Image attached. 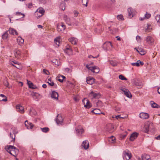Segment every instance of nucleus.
Masks as SVG:
<instances>
[{"label": "nucleus", "mask_w": 160, "mask_h": 160, "mask_svg": "<svg viewBox=\"0 0 160 160\" xmlns=\"http://www.w3.org/2000/svg\"><path fill=\"white\" fill-rule=\"evenodd\" d=\"M27 81L28 84V85L29 88L32 89H35L37 88V87L35 86H34L30 81H29L28 80Z\"/></svg>", "instance_id": "bb28decb"}, {"label": "nucleus", "mask_w": 160, "mask_h": 160, "mask_svg": "<svg viewBox=\"0 0 160 160\" xmlns=\"http://www.w3.org/2000/svg\"><path fill=\"white\" fill-rule=\"evenodd\" d=\"M48 84L50 85V86H54V87L55 88H57V85H54V82H48Z\"/></svg>", "instance_id": "37998d69"}, {"label": "nucleus", "mask_w": 160, "mask_h": 160, "mask_svg": "<svg viewBox=\"0 0 160 160\" xmlns=\"http://www.w3.org/2000/svg\"><path fill=\"white\" fill-rule=\"evenodd\" d=\"M138 62H139V64H140L142 66L144 64V63L142 62H141L140 60H138L137 61Z\"/></svg>", "instance_id": "680f3d73"}, {"label": "nucleus", "mask_w": 160, "mask_h": 160, "mask_svg": "<svg viewBox=\"0 0 160 160\" xmlns=\"http://www.w3.org/2000/svg\"><path fill=\"white\" fill-rule=\"evenodd\" d=\"M155 19L158 22H159L160 20V15H157L155 17Z\"/></svg>", "instance_id": "a18cd8bd"}, {"label": "nucleus", "mask_w": 160, "mask_h": 160, "mask_svg": "<svg viewBox=\"0 0 160 160\" xmlns=\"http://www.w3.org/2000/svg\"><path fill=\"white\" fill-rule=\"evenodd\" d=\"M65 28L66 26L63 23H61L57 26V30L59 32L63 31Z\"/></svg>", "instance_id": "6e6552de"}, {"label": "nucleus", "mask_w": 160, "mask_h": 160, "mask_svg": "<svg viewBox=\"0 0 160 160\" xmlns=\"http://www.w3.org/2000/svg\"><path fill=\"white\" fill-rule=\"evenodd\" d=\"M8 31H6L2 35V38L3 39H6L8 36Z\"/></svg>", "instance_id": "f704fd0d"}, {"label": "nucleus", "mask_w": 160, "mask_h": 160, "mask_svg": "<svg viewBox=\"0 0 160 160\" xmlns=\"http://www.w3.org/2000/svg\"><path fill=\"white\" fill-rule=\"evenodd\" d=\"M5 149L8 152L14 157L17 156L19 152V150L13 146L7 145Z\"/></svg>", "instance_id": "f257e3e1"}, {"label": "nucleus", "mask_w": 160, "mask_h": 160, "mask_svg": "<svg viewBox=\"0 0 160 160\" xmlns=\"http://www.w3.org/2000/svg\"><path fill=\"white\" fill-rule=\"evenodd\" d=\"M128 11V16L130 18L133 17V16L136 14V11L135 10L131 8H129Z\"/></svg>", "instance_id": "9d476101"}, {"label": "nucleus", "mask_w": 160, "mask_h": 160, "mask_svg": "<svg viewBox=\"0 0 160 160\" xmlns=\"http://www.w3.org/2000/svg\"><path fill=\"white\" fill-rule=\"evenodd\" d=\"M151 14L149 13H148L147 12H146V13L145 15L144 18H140V20L141 21H142L144 20V19H148L149 18L151 17Z\"/></svg>", "instance_id": "393cba45"}, {"label": "nucleus", "mask_w": 160, "mask_h": 160, "mask_svg": "<svg viewBox=\"0 0 160 160\" xmlns=\"http://www.w3.org/2000/svg\"><path fill=\"white\" fill-rule=\"evenodd\" d=\"M109 141L112 143H114L115 142V138L114 137L112 136L109 138Z\"/></svg>", "instance_id": "58836bf2"}, {"label": "nucleus", "mask_w": 160, "mask_h": 160, "mask_svg": "<svg viewBox=\"0 0 160 160\" xmlns=\"http://www.w3.org/2000/svg\"><path fill=\"white\" fill-rule=\"evenodd\" d=\"M8 31L9 33L11 34L16 35H18V33L17 31L13 28H10L8 30Z\"/></svg>", "instance_id": "f3484780"}, {"label": "nucleus", "mask_w": 160, "mask_h": 160, "mask_svg": "<svg viewBox=\"0 0 160 160\" xmlns=\"http://www.w3.org/2000/svg\"><path fill=\"white\" fill-rule=\"evenodd\" d=\"M140 118L142 119H148L149 117L148 114L145 112H141L139 115Z\"/></svg>", "instance_id": "9b49d317"}, {"label": "nucleus", "mask_w": 160, "mask_h": 160, "mask_svg": "<svg viewBox=\"0 0 160 160\" xmlns=\"http://www.w3.org/2000/svg\"><path fill=\"white\" fill-rule=\"evenodd\" d=\"M59 8L62 10H64L65 8V4L64 3H62L60 4Z\"/></svg>", "instance_id": "a19ab883"}, {"label": "nucleus", "mask_w": 160, "mask_h": 160, "mask_svg": "<svg viewBox=\"0 0 160 160\" xmlns=\"http://www.w3.org/2000/svg\"><path fill=\"white\" fill-rule=\"evenodd\" d=\"M16 15L17 16L22 15L23 16L22 18H23L25 16V15L20 12H16Z\"/></svg>", "instance_id": "09e8293b"}, {"label": "nucleus", "mask_w": 160, "mask_h": 160, "mask_svg": "<svg viewBox=\"0 0 160 160\" xmlns=\"http://www.w3.org/2000/svg\"><path fill=\"white\" fill-rule=\"evenodd\" d=\"M86 67L93 72L94 69V66L92 67L90 66V65H86Z\"/></svg>", "instance_id": "ea45409f"}, {"label": "nucleus", "mask_w": 160, "mask_h": 160, "mask_svg": "<svg viewBox=\"0 0 160 160\" xmlns=\"http://www.w3.org/2000/svg\"><path fill=\"white\" fill-rule=\"evenodd\" d=\"M110 64L113 66H116L117 65L118 62L115 60H112L110 61Z\"/></svg>", "instance_id": "2f4dec72"}, {"label": "nucleus", "mask_w": 160, "mask_h": 160, "mask_svg": "<svg viewBox=\"0 0 160 160\" xmlns=\"http://www.w3.org/2000/svg\"><path fill=\"white\" fill-rule=\"evenodd\" d=\"M94 79L93 78L88 77L87 78V82L89 84H92L94 82Z\"/></svg>", "instance_id": "412c9836"}, {"label": "nucleus", "mask_w": 160, "mask_h": 160, "mask_svg": "<svg viewBox=\"0 0 160 160\" xmlns=\"http://www.w3.org/2000/svg\"><path fill=\"white\" fill-rule=\"evenodd\" d=\"M18 133L17 132L14 131L13 129L12 130V132H10V138H11L12 140L11 142H14L15 140V135Z\"/></svg>", "instance_id": "f8f14e48"}, {"label": "nucleus", "mask_w": 160, "mask_h": 160, "mask_svg": "<svg viewBox=\"0 0 160 160\" xmlns=\"http://www.w3.org/2000/svg\"><path fill=\"white\" fill-rule=\"evenodd\" d=\"M131 65L133 66H136L137 67H139L140 66V64L138 62H136L132 63H131Z\"/></svg>", "instance_id": "49530a36"}, {"label": "nucleus", "mask_w": 160, "mask_h": 160, "mask_svg": "<svg viewBox=\"0 0 160 160\" xmlns=\"http://www.w3.org/2000/svg\"><path fill=\"white\" fill-rule=\"evenodd\" d=\"M51 98L56 100H58V92L53 91L52 92Z\"/></svg>", "instance_id": "2eb2a0df"}, {"label": "nucleus", "mask_w": 160, "mask_h": 160, "mask_svg": "<svg viewBox=\"0 0 160 160\" xmlns=\"http://www.w3.org/2000/svg\"><path fill=\"white\" fill-rule=\"evenodd\" d=\"M150 124H145L144 128V130L145 131V132L148 133V132L149 130V127L150 126Z\"/></svg>", "instance_id": "cd10ccee"}, {"label": "nucleus", "mask_w": 160, "mask_h": 160, "mask_svg": "<svg viewBox=\"0 0 160 160\" xmlns=\"http://www.w3.org/2000/svg\"><path fill=\"white\" fill-rule=\"evenodd\" d=\"M16 108L18 112H19L20 113H24V107L20 105H18L16 106Z\"/></svg>", "instance_id": "4468645a"}, {"label": "nucleus", "mask_w": 160, "mask_h": 160, "mask_svg": "<svg viewBox=\"0 0 160 160\" xmlns=\"http://www.w3.org/2000/svg\"><path fill=\"white\" fill-rule=\"evenodd\" d=\"M123 157L124 160H129L131 157V156L129 152L125 151L123 152Z\"/></svg>", "instance_id": "0eeeda50"}, {"label": "nucleus", "mask_w": 160, "mask_h": 160, "mask_svg": "<svg viewBox=\"0 0 160 160\" xmlns=\"http://www.w3.org/2000/svg\"><path fill=\"white\" fill-rule=\"evenodd\" d=\"M69 41L71 42L72 44H76L77 41V39L74 37H72L69 39Z\"/></svg>", "instance_id": "5701e85b"}, {"label": "nucleus", "mask_w": 160, "mask_h": 160, "mask_svg": "<svg viewBox=\"0 0 160 160\" xmlns=\"http://www.w3.org/2000/svg\"><path fill=\"white\" fill-rule=\"evenodd\" d=\"M14 54L16 58L17 59H21L22 57H23L22 54L19 50H16L14 51Z\"/></svg>", "instance_id": "423d86ee"}, {"label": "nucleus", "mask_w": 160, "mask_h": 160, "mask_svg": "<svg viewBox=\"0 0 160 160\" xmlns=\"http://www.w3.org/2000/svg\"><path fill=\"white\" fill-rule=\"evenodd\" d=\"M11 64L13 66L15 67L16 68H17L18 69H20V67L19 66V65H18V66H16L14 65L12 63H11Z\"/></svg>", "instance_id": "e2e57ef3"}, {"label": "nucleus", "mask_w": 160, "mask_h": 160, "mask_svg": "<svg viewBox=\"0 0 160 160\" xmlns=\"http://www.w3.org/2000/svg\"><path fill=\"white\" fill-rule=\"evenodd\" d=\"M73 13L75 17H77L79 14V12L77 11L76 10L74 11Z\"/></svg>", "instance_id": "5fc2aeb1"}, {"label": "nucleus", "mask_w": 160, "mask_h": 160, "mask_svg": "<svg viewBox=\"0 0 160 160\" xmlns=\"http://www.w3.org/2000/svg\"><path fill=\"white\" fill-rule=\"evenodd\" d=\"M102 47L105 50H108L112 48H113V46L111 42H107L104 43Z\"/></svg>", "instance_id": "f03ea898"}, {"label": "nucleus", "mask_w": 160, "mask_h": 160, "mask_svg": "<svg viewBox=\"0 0 160 160\" xmlns=\"http://www.w3.org/2000/svg\"><path fill=\"white\" fill-rule=\"evenodd\" d=\"M100 97L99 93H96L92 91L89 94V97L91 99L98 98Z\"/></svg>", "instance_id": "20e7f679"}, {"label": "nucleus", "mask_w": 160, "mask_h": 160, "mask_svg": "<svg viewBox=\"0 0 160 160\" xmlns=\"http://www.w3.org/2000/svg\"><path fill=\"white\" fill-rule=\"evenodd\" d=\"M96 104L98 106H101L102 104V102L100 101H98L97 102Z\"/></svg>", "instance_id": "4d7b16f0"}, {"label": "nucleus", "mask_w": 160, "mask_h": 160, "mask_svg": "<svg viewBox=\"0 0 160 160\" xmlns=\"http://www.w3.org/2000/svg\"><path fill=\"white\" fill-rule=\"evenodd\" d=\"M135 84L137 86H141L142 85V83L140 82H135Z\"/></svg>", "instance_id": "3c124183"}, {"label": "nucleus", "mask_w": 160, "mask_h": 160, "mask_svg": "<svg viewBox=\"0 0 160 160\" xmlns=\"http://www.w3.org/2000/svg\"><path fill=\"white\" fill-rule=\"evenodd\" d=\"M126 135H127V134H124H124H122L121 135V137L122 138H125L126 137Z\"/></svg>", "instance_id": "338daca9"}, {"label": "nucleus", "mask_w": 160, "mask_h": 160, "mask_svg": "<svg viewBox=\"0 0 160 160\" xmlns=\"http://www.w3.org/2000/svg\"><path fill=\"white\" fill-rule=\"evenodd\" d=\"M73 99L75 101L77 102L78 101L79 99L76 97H75L73 98Z\"/></svg>", "instance_id": "052dcab7"}, {"label": "nucleus", "mask_w": 160, "mask_h": 160, "mask_svg": "<svg viewBox=\"0 0 160 160\" xmlns=\"http://www.w3.org/2000/svg\"><path fill=\"white\" fill-rule=\"evenodd\" d=\"M76 130L77 133L79 135H81L84 132V130L83 128L80 126L76 128Z\"/></svg>", "instance_id": "ddd939ff"}, {"label": "nucleus", "mask_w": 160, "mask_h": 160, "mask_svg": "<svg viewBox=\"0 0 160 160\" xmlns=\"http://www.w3.org/2000/svg\"><path fill=\"white\" fill-rule=\"evenodd\" d=\"M45 12L44 9L42 8H38L35 12V15L38 17H40Z\"/></svg>", "instance_id": "7ed1b4c3"}, {"label": "nucleus", "mask_w": 160, "mask_h": 160, "mask_svg": "<svg viewBox=\"0 0 160 160\" xmlns=\"http://www.w3.org/2000/svg\"><path fill=\"white\" fill-rule=\"evenodd\" d=\"M108 127L110 128V129H108L107 130L110 133H112L114 131V127L111 124H109L108 125Z\"/></svg>", "instance_id": "c756f323"}, {"label": "nucleus", "mask_w": 160, "mask_h": 160, "mask_svg": "<svg viewBox=\"0 0 160 160\" xmlns=\"http://www.w3.org/2000/svg\"><path fill=\"white\" fill-rule=\"evenodd\" d=\"M60 38L59 37H57L56 38H55L54 40V41L56 43V44L58 46H59L60 43L59 41H60Z\"/></svg>", "instance_id": "c9c22d12"}, {"label": "nucleus", "mask_w": 160, "mask_h": 160, "mask_svg": "<svg viewBox=\"0 0 160 160\" xmlns=\"http://www.w3.org/2000/svg\"><path fill=\"white\" fill-rule=\"evenodd\" d=\"M100 71L98 67L96 66H94V69L93 72L96 73H98Z\"/></svg>", "instance_id": "79ce46f5"}, {"label": "nucleus", "mask_w": 160, "mask_h": 160, "mask_svg": "<svg viewBox=\"0 0 160 160\" xmlns=\"http://www.w3.org/2000/svg\"><path fill=\"white\" fill-rule=\"evenodd\" d=\"M29 126L30 127L29 128L32 129L34 127V125L32 123H30L29 124Z\"/></svg>", "instance_id": "bf43d9fd"}, {"label": "nucleus", "mask_w": 160, "mask_h": 160, "mask_svg": "<svg viewBox=\"0 0 160 160\" xmlns=\"http://www.w3.org/2000/svg\"><path fill=\"white\" fill-rule=\"evenodd\" d=\"M155 138L156 139L160 140V135L155 137Z\"/></svg>", "instance_id": "774afa93"}, {"label": "nucleus", "mask_w": 160, "mask_h": 160, "mask_svg": "<svg viewBox=\"0 0 160 160\" xmlns=\"http://www.w3.org/2000/svg\"><path fill=\"white\" fill-rule=\"evenodd\" d=\"M43 72L46 75H48L49 74V72L46 69H43Z\"/></svg>", "instance_id": "6e6d98bb"}, {"label": "nucleus", "mask_w": 160, "mask_h": 160, "mask_svg": "<svg viewBox=\"0 0 160 160\" xmlns=\"http://www.w3.org/2000/svg\"><path fill=\"white\" fill-rule=\"evenodd\" d=\"M87 101L86 104L84 105V107L87 108H89L91 107L90 105V102L88 100H86Z\"/></svg>", "instance_id": "e433bc0d"}, {"label": "nucleus", "mask_w": 160, "mask_h": 160, "mask_svg": "<svg viewBox=\"0 0 160 160\" xmlns=\"http://www.w3.org/2000/svg\"><path fill=\"white\" fill-rule=\"evenodd\" d=\"M146 41L149 44H152L154 42L153 38L150 36H148L146 39Z\"/></svg>", "instance_id": "a211bd4d"}, {"label": "nucleus", "mask_w": 160, "mask_h": 160, "mask_svg": "<svg viewBox=\"0 0 160 160\" xmlns=\"http://www.w3.org/2000/svg\"><path fill=\"white\" fill-rule=\"evenodd\" d=\"M138 134L137 132H134L132 133L130 137V140L131 141H133L138 137Z\"/></svg>", "instance_id": "dca6fc26"}, {"label": "nucleus", "mask_w": 160, "mask_h": 160, "mask_svg": "<svg viewBox=\"0 0 160 160\" xmlns=\"http://www.w3.org/2000/svg\"><path fill=\"white\" fill-rule=\"evenodd\" d=\"M17 42L18 44L21 45L24 42V39L21 37H18L17 39Z\"/></svg>", "instance_id": "4be33fe9"}, {"label": "nucleus", "mask_w": 160, "mask_h": 160, "mask_svg": "<svg viewBox=\"0 0 160 160\" xmlns=\"http://www.w3.org/2000/svg\"><path fill=\"white\" fill-rule=\"evenodd\" d=\"M92 112L96 114H100L101 113V111L98 109H95L92 110Z\"/></svg>", "instance_id": "c85d7f7f"}, {"label": "nucleus", "mask_w": 160, "mask_h": 160, "mask_svg": "<svg viewBox=\"0 0 160 160\" xmlns=\"http://www.w3.org/2000/svg\"><path fill=\"white\" fill-rule=\"evenodd\" d=\"M58 78H57V79L60 82H62L63 81V79H61L60 78H59L58 79Z\"/></svg>", "instance_id": "69168bd1"}, {"label": "nucleus", "mask_w": 160, "mask_h": 160, "mask_svg": "<svg viewBox=\"0 0 160 160\" xmlns=\"http://www.w3.org/2000/svg\"><path fill=\"white\" fill-rule=\"evenodd\" d=\"M119 78L120 79L122 80H127V79L122 75H120L119 76Z\"/></svg>", "instance_id": "c03bdc74"}, {"label": "nucleus", "mask_w": 160, "mask_h": 160, "mask_svg": "<svg viewBox=\"0 0 160 160\" xmlns=\"http://www.w3.org/2000/svg\"><path fill=\"white\" fill-rule=\"evenodd\" d=\"M142 160H151L150 156L147 154H143L142 156Z\"/></svg>", "instance_id": "aec40b11"}, {"label": "nucleus", "mask_w": 160, "mask_h": 160, "mask_svg": "<svg viewBox=\"0 0 160 160\" xmlns=\"http://www.w3.org/2000/svg\"><path fill=\"white\" fill-rule=\"evenodd\" d=\"M136 39L138 42H140L141 40V37L139 36H137L136 37Z\"/></svg>", "instance_id": "864d4df0"}, {"label": "nucleus", "mask_w": 160, "mask_h": 160, "mask_svg": "<svg viewBox=\"0 0 160 160\" xmlns=\"http://www.w3.org/2000/svg\"><path fill=\"white\" fill-rule=\"evenodd\" d=\"M137 51L142 55H144L146 53L145 51L141 48H139Z\"/></svg>", "instance_id": "7c9ffc66"}, {"label": "nucleus", "mask_w": 160, "mask_h": 160, "mask_svg": "<svg viewBox=\"0 0 160 160\" xmlns=\"http://www.w3.org/2000/svg\"><path fill=\"white\" fill-rule=\"evenodd\" d=\"M42 131L46 133L48 132L49 130V129L48 127H44L43 128H40Z\"/></svg>", "instance_id": "72a5a7b5"}, {"label": "nucleus", "mask_w": 160, "mask_h": 160, "mask_svg": "<svg viewBox=\"0 0 160 160\" xmlns=\"http://www.w3.org/2000/svg\"><path fill=\"white\" fill-rule=\"evenodd\" d=\"M4 85L6 86V87L8 86L9 83L7 82V81L6 80H5L4 82Z\"/></svg>", "instance_id": "13d9d810"}, {"label": "nucleus", "mask_w": 160, "mask_h": 160, "mask_svg": "<svg viewBox=\"0 0 160 160\" xmlns=\"http://www.w3.org/2000/svg\"><path fill=\"white\" fill-rule=\"evenodd\" d=\"M32 3H29L28 4V7L29 8H31L32 7Z\"/></svg>", "instance_id": "0e129e2a"}, {"label": "nucleus", "mask_w": 160, "mask_h": 160, "mask_svg": "<svg viewBox=\"0 0 160 160\" xmlns=\"http://www.w3.org/2000/svg\"><path fill=\"white\" fill-rule=\"evenodd\" d=\"M52 62L55 63L56 65H59V63H58V61L57 59H54L52 60Z\"/></svg>", "instance_id": "603ef678"}, {"label": "nucleus", "mask_w": 160, "mask_h": 160, "mask_svg": "<svg viewBox=\"0 0 160 160\" xmlns=\"http://www.w3.org/2000/svg\"><path fill=\"white\" fill-rule=\"evenodd\" d=\"M0 101H6L7 99L5 96L3 94H0Z\"/></svg>", "instance_id": "473e14b6"}, {"label": "nucleus", "mask_w": 160, "mask_h": 160, "mask_svg": "<svg viewBox=\"0 0 160 160\" xmlns=\"http://www.w3.org/2000/svg\"><path fill=\"white\" fill-rule=\"evenodd\" d=\"M64 52L69 55H71L72 54V51L70 48H67L65 50Z\"/></svg>", "instance_id": "b1692460"}, {"label": "nucleus", "mask_w": 160, "mask_h": 160, "mask_svg": "<svg viewBox=\"0 0 160 160\" xmlns=\"http://www.w3.org/2000/svg\"><path fill=\"white\" fill-rule=\"evenodd\" d=\"M121 90L124 93L125 95L129 98H131L132 96V95L129 90L124 88H121Z\"/></svg>", "instance_id": "39448f33"}, {"label": "nucleus", "mask_w": 160, "mask_h": 160, "mask_svg": "<svg viewBox=\"0 0 160 160\" xmlns=\"http://www.w3.org/2000/svg\"><path fill=\"white\" fill-rule=\"evenodd\" d=\"M151 106L153 108H158L157 106H158L156 103L153 101H151Z\"/></svg>", "instance_id": "4c0bfd02"}, {"label": "nucleus", "mask_w": 160, "mask_h": 160, "mask_svg": "<svg viewBox=\"0 0 160 160\" xmlns=\"http://www.w3.org/2000/svg\"><path fill=\"white\" fill-rule=\"evenodd\" d=\"M64 19L68 25H71V23L70 22V19L68 18L67 16H64Z\"/></svg>", "instance_id": "a878e982"}, {"label": "nucleus", "mask_w": 160, "mask_h": 160, "mask_svg": "<svg viewBox=\"0 0 160 160\" xmlns=\"http://www.w3.org/2000/svg\"><path fill=\"white\" fill-rule=\"evenodd\" d=\"M55 120L58 124L62 125L63 119L61 115L58 114Z\"/></svg>", "instance_id": "1a4fd4ad"}, {"label": "nucleus", "mask_w": 160, "mask_h": 160, "mask_svg": "<svg viewBox=\"0 0 160 160\" xmlns=\"http://www.w3.org/2000/svg\"><path fill=\"white\" fill-rule=\"evenodd\" d=\"M11 63H12L13 64H15L16 65H19L20 64V63H19L18 62L16 61H12L11 62Z\"/></svg>", "instance_id": "8fccbe9b"}, {"label": "nucleus", "mask_w": 160, "mask_h": 160, "mask_svg": "<svg viewBox=\"0 0 160 160\" xmlns=\"http://www.w3.org/2000/svg\"><path fill=\"white\" fill-rule=\"evenodd\" d=\"M82 146L85 149L88 148L89 146V142L87 140H85L84 141L82 142Z\"/></svg>", "instance_id": "6ab92c4d"}, {"label": "nucleus", "mask_w": 160, "mask_h": 160, "mask_svg": "<svg viewBox=\"0 0 160 160\" xmlns=\"http://www.w3.org/2000/svg\"><path fill=\"white\" fill-rule=\"evenodd\" d=\"M117 18L118 19V20H124V18H123V16L122 15H118L117 16Z\"/></svg>", "instance_id": "de8ad7c7"}]
</instances>
